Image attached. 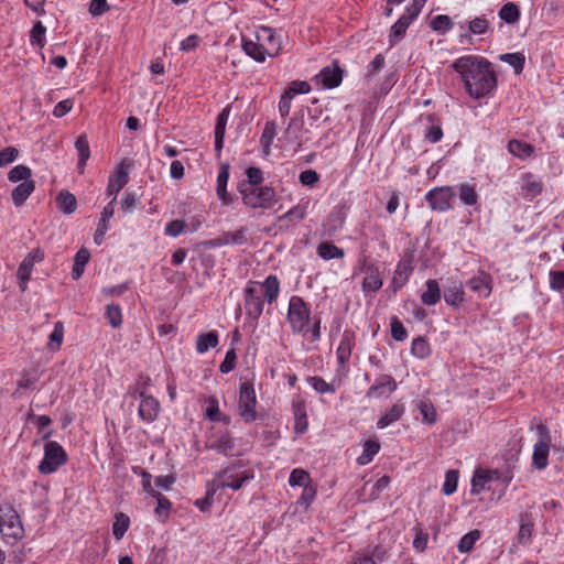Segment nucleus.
<instances>
[{
  "mask_svg": "<svg viewBox=\"0 0 564 564\" xmlns=\"http://www.w3.org/2000/svg\"><path fill=\"white\" fill-rule=\"evenodd\" d=\"M414 20L411 15L402 14L398 21L391 26L389 34V45L393 47L398 44L406 34V30Z\"/></svg>",
  "mask_w": 564,
  "mask_h": 564,
  "instance_id": "25",
  "label": "nucleus"
},
{
  "mask_svg": "<svg viewBox=\"0 0 564 564\" xmlns=\"http://www.w3.org/2000/svg\"><path fill=\"white\" fill-rule=\"evenodd\" d=\"M317 254L323 260L340 259L345 256L344 249L333 242L323 241L317 246Z\"/></svg>",
  "mask_w": 564,
  "mask_h": 564,
  "instance_id": "38",
  "label": "nucleus"
},
{
  "mask_svg": "<svg viewBox=\"0 0 564 564\" xmlns=\"http://www.w3.org/2000/svg\"><path fill=\"white\" fill-rule=\"evenodd\" d=\"M458 477L459 474L458 470L456 469H449L446 471L445 481L442 488L444 495L449 496L456 491L458 485Z\"/></svg>",
  "mask_w": 564,
  "mask_h": 564,
  "instance_id": "58",
  "label": "nucleus"
},
{
  "mask_svg": "<svg viewBox=\"0 0 564 564\" xmlns=\"http://www.w3.org/2000/svg\"><path fill=\"white\" fill-rule=\"evenodd\" d=\"M460 30H465L467 28L468 33H463L460 35L462 39L467 37L471 39V35H482L486 34L490 30V22L486 19L485 15L475 17L467 24H460Z\"/></svg>",
  "mask_w": 564,
  "mask_h": 564,
  "instance_id": "23",
  "label": "nucleus"
},
{
  "mask_svg": "<svg viewBox=\"0 0 564 564\" xmlns=\"http://www.w3.org/2000/svg\"><path fill=\"white\" fill-rule=\"evenodd\" d=\"M306 216V208L302 205H296L288 210L285 214L279 217V221H289L292 224H297L303 220Z\"/></svg>",
  "mask_w": 564,
  "mask_h": 564,
  "instance_id": "53",
  "label": "nucleus"
},
{
  "mask_svg": "<svg viewBox=\"0 0 564 564\" xmlns=\"http://www.w3.org/2000/svg\"><path fill=\"white\" fill-rule=\"evenodd\" d=\"M241 42L243 52L258 63H263L267 55L275 56L280 52L279 45L265 46L258 41H252L246 37H242Z\"/></svg>",
  "mask_w": 564,
  "mask_h": 564,
  "instance_id": "12",
  "label": "nucleus"
},
{
  "mask_svg": "<svg viewBox=\"0 0 564 564\" xmlns=\"http://www.w3.org/2000/svg\"><path fill=\"white\" fill-rule=\"evenodd\" d=\"M451 67L459 75L465 93L479 100L490 96L498 86L494 64L480 55H464L456 58Z\"/></svg>",
  "mask_w": 564,
  "mask_h": 564,
  "instance_id": "1",
  "label": "nucleus"
},
{
  "mask_svg": "<svg viewBox=\"0 0 564 564\" xmlns=\"http://www.w3.org/2000/svg\"><path fill=\"white\" fill-rule=\"evenodd\" d=\"M276 135V124L274 121H267L260 137V144L264 155L271 151V145Z\"/></svg>",
  "mask_w": 564,
  "mask_h": 564,
  "instance_id": "39",
  "label": "nucleus"
},
{
  "mask_svg": "<svg viewBox=\"0 0 564 564\" xmlns=\"http://www.w3.org/2000/svg\"><path fill=\"white\" fill-rule=\"evenodd\" d=\"M347 215L346 204L336 206L327 216V226L329 231H336L343 228Z\"/></svg>",
  "mask_w": 564,
  "mask_h": 564,
  "instance_id": "34",
  "label": "nucleus"
},
{
  "mask_svg": "<svg viewBox=\"0 0 564 564\" xmlns=\"http://www.w3.org/2000/svg\"><path fill=\"white\" fill-rule=\"evenodd\" d=\"M247 181L240 183L250 184V186H260L263 183V172L260 167L250 166L246 170Z\"/></svg>",
  "mask_w": 564,
  "mask_h": 564,
  "instance_id": "63",
  "label": "nucleus"
},
{
  "mask_svg": "<svg viewBox=\"0 0 564 564\" xmlns=\"http://www.w3.org/2000/svg\"><path fill=\"white\" fill-rule=\"evenodd\" d=\"M499 471L498 470H482L478 469L475 471L473 479H471V494L473 495H479L481 491L486 489L485 485L489 481H492L495 479H499Z\"/></svg>",
  "mask_w": 564,
  "mask_h": 564,
  "instance_id": "24",
  "label": "nucleus"
},
{
  "mask_svg": "<svg viewBox=\"0 0 564 564\" xmlns=\"http://www.w3.org/2000/svg\"><path fill=\"white\" fill-rule=\"evenodd\" d=\"M256 406L257 395L253 383L249 380H246L240 383L237 405L238 414L245 423L249 424L259 419Z\"/></svg>",
  "mask_w": 564,
  "mask_h": 564,
  "instance_id": "7",
  "label": "nucleus"
},
{
  "mask_svg": "<svg viewBox=\"0 0 564 564\" xmlns=\"http://www.w3.org/2000/svg\"><path fill=\"white\" fill-rule=\"evenodd\" d=\"M31 169L26 165L20 164L10 170V172L8 173V180L13 183L20 181L26 182L31 181Z\"/></svg>",
  "mask_w": 564,
  "mask_h": 564,
  "instance_id": "55",
  "label": "nucleus"
},
{
  "mask_svg": "<svg viewBox=\"0 0 564 564\" xmlns=\"http://www.w3.org/2000/svg\"><path fill=\"white\" fill-rule=\"evenodd\" d=\"M391 337L397 341H403L408 337V330L403 326L402 322L397 317H391L390 321Z\"/></svg>",
  "mask_w": 564,
  "mask_h": 564,
  "instance_id": "62",
  "label": "nucleus"
},
{
  "mask_svg": "<svg viewBox=\"0 0 564 564\" xmlns=\"http://www.w3.org/2000/svg\"><path fill=\"white\" fill-rule=\"evenodd\" d=\"M292 412L294 417V432L304 434L308 429V420L306 412V402L300 397L292 401Z\"/></svg>",
  "mask_w": 564,
  "mask_h": 564,
  "instance_id": "19",
  "label": "nucleus"
},
{
  "mask_svg": "<svg viewBox=\"0 0 564 564\" xmlns=\"http://www.w3.org/2000/svg\"><path fill=\"white\" fill-rule=\"evenodd\" d=\"M306 381L318 393H335L336 388L332 383H327L322 377L310 376Z\"/></svg>",
  "mask_w": 564,
  "mask_h": 564,
  "instance_id": "57",
  "label": "nucleus"
},
{
  "mask_svg": "<svg viewBox=\"0 0 564 564\" xmlns=\"http://www.w3.org/2000/svg\"><path fill=\"white\" fill-rule=\"evenodd\" d=\"M316 494L317 486L315 484L306 485L303 487L302 495L299 497L296 505L306 511L314 501Z\"/></svg>",
  "mask_w": 564,
  "mask_h": 564,
  "instance_id": "47",
  "label": "nucleus"
},
{
  "mask_svg": "<svg viewBox=\"0 0 564 564\" xmlns=\"http://www.w3.org/2000/svg\"><path fill=\"white\" fill-rule=\"evenodd\" d=\"M132 164V160L129 158H123L117 165L116 170L110 173L107 185L108 196L116 197V195L128 184L129 170L131 169Z\"/></svg>",
  "mask_w": 564,
  "mask_h": 564,
  "instance_id": "11",
  "label": "nucleus"
},
{
  "mask_svg": "<svg viewBox=\"0 0 564 564\" xmlns=\"http://www.w3.org/2000/svg\"><path fill=\"white\" fill-rule=\"evenodd\" d=\"M480 531L473 530L463 535L458 543V551L460 553H467L473 550L475 543L480 539Z\"/></svg>",
  "mask_w": 564,
  "mask_h": 564,
  "instance_id": "54",
  "label": "nucleus"
},
{
  "mask_svg": "<svg viewBox=\"0 0 564 564\" xmlns=\"http://www.w3.org/2000/svg\"><path fill=\"white\" fill-rule=\"evenodd\" d=\"M0 532L8 544H14L24 538L20 516L9 503L0 505Z\"/></svg>",
  "mask_w": 564,
  "mask_h": 564,
  "instance_id": "5",
  "label": "nucleus"
},
{
  "mask_svg": "<svg viewBox=\"0 0 564 564\" xmlns=\"http://www.w3.org/2000/svg\"><path fill=\"white\" fill-rule=\"evenodd\" d=\"M426 291L422 293L421 301L424 305L433 306L441 300V290L436 280L430 279L425 283Z\"/></svg>",
  "mask_w": 564,
  "mask_h": 564,
  "instance_id": "36",
  "label": "nucleus"
},
{
  "mask_svg": "<svg viewBox=\"0 0 564 564\" xmlns=\"http://www.w3.org/2000/svg\"><path fill=\"white\" fill-rule=\"evenodd\" d=\"M53 431H47L42 435V440L47 441L44 444V457L40 462L39 471L42 475H50L55 473L61 466L65 465L68 460L67 453L63 446L56 441H50Z\"/></svg>",
  "mask_w": 564,
  "mask_h": 564,
  "instance_id": "4",
  "label": "nucleus"
},
{
  "mask_svg": "<svg viewBox=\"0 0 564 564\" xmlns=\"http://www.w3.org/2000/svg\"><path fill=\"white\" fill-rule=\"evenodd\" d=\"M290 486H303L313 484L310 474L302 469V468H295L291 471L290 478H289Z\"/></svg>",
  "mask_w": 564,
  "mask_h": 564,
  "instance_id": "56",
  "label": "nucleus"
},
{
  "mask_svg": "<svg viewBox=\"0 0 564 564\" xmlns=\"http://www.w3.org/2000/svg\"><path fill=\"white\" fill-rule=\"evenodd\" d=\"M498 14L499 18L508 24H514L520 19L519 7L513 2L505 3Z\"/></svg>",
  "mask_w": 564,
  "mask_h": 564,
  "instance_id": "44",
  "label": "nucleus"
},
{
  "mask_svg": "<svg viewBox=\"0 0 564 564\" xmlns=\"http://www.w3.org/2000/svg\"><path fill=\"white\" fill-rule=\"evenodd\" d=\"M343 69L337 59H334L330 65L321 69L317 77L321 79L325 88L333 89L338 87L343 80Z\"/></svg>",
  "mask_w": 564,
  "mask_h": 564,
  "instance_id": "16",
  "label": "nucleus"
},
{
  "mask_svg": "<svg viewBox=\"0 0 564 564\" xmlns=\"http://www.w3.org/2000/svg\"><path fill=\"white\" fill-rule=\"evenodd\" d=\"M500 59L512 66L517 75L523 72L525 57L522 53H506L500 56Z\"/></svg>",
  "mask_w": 564,
  "mask_h": 564,
  "instance_id": "50",
  "label": "nucleus"
},
{
  "mask_svg": "<svg viewBox=\"0 0 564 564\" xmlns=\"http://www.w3.org/2000/svg\"><path fill=\"white\" fill-rule=\"evenodd\" d=\"M219 477L223 478L219 487L238 490L246 481L253 479L254 473L252 469H247L240 474H232L231 468L227 467L220 471Z\"/></svg>",
  "mask_w": 564,
  "mask_h": 564,
  "instance_id": "15",
  "label": "nucleus"
},
{
  "mask_svg": "<svg viewBox=\"0 0 564 564\" xmlns=\"http://www.w3.org/2000/svg\"><path fill=\"white\" fill-rule=\"evenodd\" d=\"M312 319L311 306L302 296L293 295L289 301L286 321L293 334L305 336L307 324Z\"/></svg>",
  "mask_w": 564,
  "mask_h": 564,
  "instance_id": "6",
  "label": "nucleus"
},
{
  "mask_svg": "<svg viewBox=\"0 0 564 564\" xmlns=\"http://www.w3.org/2000/svg\"><path fill=\"white\" fill-rule=\"evenodd\" d=\"M411 354L420 359L429 357L431 355L429 341L422 336L414 338L411 345Z\"/></svg>",
  "mask_w": 564,
  "mask_h": 564,
  "instance_id": "48",
  "label": "nucleus"
},
{
  "mask_svg": "<svg viewBox=\"0 0 564 564\" xmlns=\"http://www.w3.org/2000/svg\"><path fill=\"white\" fill-rule=\"evenodd\" d=\"M152 497L158 501V506L154 510L155 514L164 520L167 519L172 509V502L160 491L152 494Z\"/></svg>",
  "mask_w": 564,
  "mask_h": 564,
  "instance_id": "52",
  "label": "nucleus"
},
{
  "mask_svg": "<svg viewBox=\"0 0 564 564\" xmlns=\"http://www.w3.org/2000/svg\"><path fill=\"white\" fill-rule=\"evenodd\" d=\"M507 149L513 156L521 160L533 156L535 152V148L531 143H527L518 139L510 140L508 142Z\"/></svg>",
  "mask_w": 564,
  "mask_h": 564,
  "instance_id": "28",
  "label": "nucleus"
},
{
  "mask_svg": "<svg viewBox=\"0 0 564 564\" xmlns=\"http://www.w3.org/2000/svg\"><path fill=\"white\" fill-rule=\"evenodd\" d=\"M413 271L414 251L406 250L402 256L401 260L398 262L390 282V288L394 294L399 292L408 283Z\"/></svg>",
  "mask_w": 564,
  "mask_h": 564,
  "instance_id": "9",
  "label": "nucleus"
},
{
  "mask_svg": "<svg viewBox=\"0 0 564 564\" xmlns=\"http://www.w3.org/2000/svg\"><path fill=\"white\" fill-rule=\"evenodd\" d=\"M430 25L433 31L445 33L449 31L454 24L448 15L440 14L432 19Z\"/></svg>",
  "mask_w": 564,
  "mask_h": 564,
  "instance_id": "60",
  "label": "nucleus"
},
{
  "mask_svg": "<svg viewBox=\"0 0 564 564\" xmlns=\"http://www.w3.org/2000/svg\"><path fill=\"white\" fill-rule=\"evenodd\" d=\"M230 165L229 163H221L217 175L216 194L221 203L226 206L232 204L234 199L227 192V184L229 180Z\"/></svg>",
  "mask_w": 564,
  "mask_h": 564,
  "instance_id": "21",
  "label": "nucleus"
},
{
  "mask_svg": "<svg viewBox=\"0 0 564 564\" xmlns=\"http://www.w3.org/2000/svg\"><path fill=\"white\" fill-rule=\"evenodd\" d=\"M538 433L540 434L541 438L534 445L532 454V465L534 468L541 470L546 468L549 464L551 436L547 427L544 424L538 425Z\"/></svg>",
  "mask_w": 564,
  "mask_h": 564,
  "instance_id": "10",
  "label": "nucleus"
},
{
  "mask_svg": "<svg viewBox=\"0 0 564 564\" xmlns=\"http://www.w3.org/2000/svg\"><path fill=\"white\" fill-rule=\"evenodd\" d=\"M464 295L462 285H454L445 290L444 301L451 306L458 307L464 301Z\"/></svg>",
  "mask_w": 564,
  "mask_h": 564,
  "instance_id": "46",
  "label": "nucleus"
},
{
  "mask_svg": "<svg viewBox=\"0 0 564 564\" xmlns=\"http://www.w3.org/2000/svg\"><path fill=\"white\" fill-rule=\"evenodd\" d=\"M468 286L473 291L484 294V296H488L491 292L490 275L481 274L478 276H474L468 281Z\"/></svg>",
  "mask_w": 564,
  "mask_h": 564,
  "instance_id": "43",
  "label": "nucleus"
},
{
  "mask_svg": "<svg viewBox=\"0 0 564 564\" xmlns=\"http://www.w3.org/2000/svg\"><path fill=\"white\" fill-rule=\"evenodd\" d=\"M130 527V518L123 512L115 514V522L112 523V534L117 541H120Z\"/></svg>",
  "mask_w": 564,
  "mask_h": 564,
  "instance_id": "42",
  "label": "nucleus"
},
{
  "mask_svg": "<svg viewBox=\"0 0 564 564\" xmlns=\"http://www.w3.org/2000/svg\"><path fill=\"white\" fill-rule=\"evenodd\" d=\"M542 183L532 174L524 173L522 176L521 192L525 198L532 199L542 192Z\"/></svg>",
  "mask_w": 564,
  "mask_h": 564,
  "instance_id": "27",
  "label": "nucleus"
},
{
  "mask_svg": "<svg viewBox=\"0 0 564 564\" xmlns=\"http://www.w3.org/2000/svg\"><path fill=\"white\" fill-rule=\"evenodd\" d=\"M417 408L424 423L432 425L437 421V413L431 400H421Z\"/></svg>",
  "mask_w": 564,
  "mask_h": 564,
  "instance_id": "45",
  "label": "nucleus"
},
{
  "mask_svg": "<svg viewBox=\"0 0 564 564\" xmlns=\"http://www.w3.org/2000/svg\"><path fill=\"white\" fill-rule=\"evenodd\" d=\"M219 343V336L216 330L208 333H202L198 335L196 340V350L199 354H205L210 348H215Z\"/></svg>",
  "mask_w": 564,
  "mask_h": 564,
  "instance_id": "37",
  "label": "nucleus"
},
{
  "mask_svg": "<svg viewBox=\"0 0 564 564\" xmlns=\"http://www.w3.org/2000/svg\"><path fill=\"white\" fill-rule=\"evenodd\" d=\"M64 337V326L62 322H56L54 329L50 335V343L47 344L48 349L56 351L61 348Z\"/></svg>",
  "mask_w": 564,
  "mask_h": 564,
  "instance_id": "59",
  "label": "nucleus"
},
{
  "mask_svg": "<svg viewBox=\"0 0 564 564\" xmlns=\"http://www.w3.org/2000/svg\"><path fill=\"white\" fill-rule=\"evenodd\" d=\"M237 191L245 206L251 209H270L278 202L276 191L272 186L238 183Z\"/></svg>",
  "mask_w": 564,
  "mask_h": 564,
  "instance_id": "3",
  "label": "nucleus"
},
{
  "mask_svg": "<svg viewBox=\"0 0 564 564\" xmlns=\"http://www.w3.org/2000/svg\"><path fill=\"white\" fill-rule=\"evenodd\" d=\"M519 531L517 533V541L521 545L529 544L534 533L535 522L532 513L521 512L519 514Z\"/></svg>",
  "mask_w": 564,
  "mask_h": 564,
  "instance_id": "20",
  "label": "nucleus"
},
{
  "mask_svg": "<svg viewBox=\"0 0 564 564\" xmlns=\"http://www.w3.org/2000/svg\"><path fill=\"white\" fill-rule=\"evenodd\" d=\"M398 384L394 378L390 375H381L375 384H372L367 393V398H380L382 395H389L395 391Z\"/></svg>",
  "mask_w": 564,
  "mask_h": 564,
  "instance_id": "18",
  "label": "nucleus"
},
{
  "mask_svg": "<svg viewBox=\"0 0 564 564\" xmlns=\"http://www.w3.org/2000/svg\"><path fill=\"white\" fill-rule=\"evenodd\" d=\"M90 259V252L85 248L82 247L74 258V264H73V271L72 275L73 279L77 280L79 279L84 273V268L88 263Z\"/></svg>",
  "mask_w": 564,
  "mask_h": 564,
  "instance_id": "40",
  "label": "nucleus"
},
{
  "mask_svg": "<svg viewBox=\"0 0 564 564\" xmlns=\"http://www.w3.org/2000/svg\"><path fill=\"white\" fill-rule=\"evenodd\" d=\"M361 270L366 273L361 282L364 293L368 294L378 292L383 285L379 267L376 263H367L364 261Z\"/></svg>",
  "mask_w": 564,
  "mask_h": 564,
  "instance_id": "13",
  "label": "nucleus"
},
{
  "mask_svg": "<svg viewBox=\"0 0 564 564\" xmlns=\"http://www.w3.org/2000/svg\"><path fill=\"white\" fill-rule=\"evenodd\" d=\"M286 132L294 134V140L297 142L299 147H302L308 141V138L303 137V133L308 132V130L304 128L303 115L301 117L291 118Z\"/></svg>",
  "mask_w": 564,
  "mask_h": 564,
  "instance_id": "35",
  "label": "nucleus"
},
{
  "mask_svg": "<svg viewBox=\"0 0 564 564\" xmlns=\"http://www.w3.org/2000/svg\"><path fill=\"white\" fill-rule=\"evenodd\" d=\"M457 188L459 199L463 204L474 206L478 203V194L475 185L463 183L459 184Z\"/></svg>",
  "mask_w": 564,
  "mask_h": 564,
  "instance_id": "41",
  "label": "nucleus"
},
{
  "mask_svg": "<svg viewBox=\"0 0 564 564\" xmlns=\"http://www.w3.org/2000/svg\"><path fill=\"white\" fill-rule=\"evenodd\" d=\"M209 448L217 451L218 453L229 455L235 447L232 437L228 432H221L214 435L207 445Z\"/></svg>",
  "mask_w": 564,
  "mask_h": 564,
  "instance_id": "26",
  "label": "nucleus"
},
{
  "mask_svg": "<svg viewBox=\"0 0 564 564\" xmlns=\"http://www.w3.org/2000/svg\"><path fill=\"white\" fill-rule=\"evenodd\" d=\"M356 344V334L351 329H345L339 345L336 349V357L339 367L345 368L351 357L352 348Z\"/></svg>",
  "mask_w": 564,
  "mask_h": 564,
  "instance_id": "17",
  "label": "nucleus"
},
{
  "mask_svg": "<svg viewBox=\"0 0 564 564\" xmlns=\"http://www.w3.org/2000/svg\"><path fill=\"white\" fill-rule=\"evenodd\" d=\"M281 291V283L275 274L268 275L263 282L248 281L243 289V305L247 318L257 327L264 303L272 305L276 302Z\"/></svg>",
  "mask_w": 564,
  "mask_h": 564,
  "instance_id": "2",
  "label": "nucleus"
},
{
  "mask_svg": "<svg viewBox=\"0 0 564 564\" xmlns=\"http://www.w3.org/2000/svg\"><path fill=\"white\" fill-rule=\"evenodd\" d=\"M426 120L432 126L425 130L424 139L431 143L440 142L444 135L440 118L435 113H429L426 115Z\"/></svg>",
  "mask_w": 564,
  "mask_h": 564,
  "instance_id": "30",
  "label": "nucleus"
},
{
  "mask_svg": "<svg viewBox=\"0 0 564 564\" xmlns=\"http://www.w3.org/2000/svg\"><path fill=\"white\" fill-rule=\"evenodd\" d=\"M247 228L240 227L235 231L223 232V235L204 242L207 248H218L227 245L241 246L247 242Z\"/></svg>",
  "mask_w": 564,
  "mask_h": 564,
  "instance_id": "14",
  "label": "nucleus"
},
{
  "mask_svg": "<svg viewBox=\"0 0 564 564\" xmlns=\"http://www.w3.org/2000/svg\"><path fill=\"white\" fill-rule=\"evenodd\" d=\"M56 206L62 213L70 215L77 208V199L69 191L62 189L56 196Z\"/></svg>",
  "mask_w": 564,
  "mask_h": 564,
  "instance_id": "31",
  "label": "nucleus"
},
{
  "mask_svg": "<svg viewBox=\"0 0 564 564\" xmlns=\"http://www.w3.org/2000/svg\"><path fill=\"white\" fill-rule=\"evenodd\" d=\"M405 412V406L401 402L394 403L387 412L377 421L378 429H384L390 424L399 421Z\"/></svg>",
  "mask_w": 564,
  "mask_h": 564,
  "instance_id": "29",
  "label": "nucleus"
},
{
  "mask_svg": "<svg viewBox=\"0 0 564 564\" xmlns=\"http://www.w3.org/2000/svg\"><path fill=\"white\" fill-rule=\"evenodd\" d=\"M35 182L26 181L15 186L11 193L12 200L17 207L22 206L28 197L34 192Z\"/></svg>",
  "mask_w": 564,
  "mask_h": 564,
  "instance_id": "32",
  "label": "nucleus"
},
{
  "mask_svg": "<svg viewBox=\"0 0 564 564\" xmlns=\"http://www.w3.org/2000/svg\"><path fill=\"white\" fill-rule=\"evenodd\" d=\"M140 398L139 416L149 423L155 421L160 412V402L152 395Z\"/></svg>",
  "mask_w": 564,
  "mask_h": 564,
  "instance_id": "22",
  "label": "nucleus"
},
{
  "mask_svg": "<svg viewBox=\"0 0 564 564\" xmlns=\"http://www.w3.org/2000/svg\"><path fill=\"white\" fill-rule=\"evenodd\" d=\"M75 148L78 152L77 169L80 174L84 173L86 163L90 156L89 143L86 134H80L75 141Z\"/></svg>",
  "mask_w": 564,
  "mask_h": 564,
  "instance_id": "33",
  "label": "nucleus"
},
{
  "mask_svg": "<svg viewBox=\"0 0 564 564\" xmlns=\"http://www.w3.org/2000/svg\"><path fill=\"white\" fill-rule=\"evenodd\" d=\"M412 530L414 531L413 547L422 553L426 550L429 534L423 530L420 522H416Z\"/></svg>",
  "mask_w": 564,
  "mask_h": 564,
  "instance_id": "51",
  "label": "nucleus"
},
{
  "mask_svg": "<svg viewBox=\"0 0 564 564\" xmlns=\"http://www.w3.org/2000/svg\"><path fill=\"white\" fill-rule=\"evenodd\" d=\"M106 317L113 328H118L122 324V313L118 304H109L106 306Z\"/></svg>",
  "mask_w": 564,
  "mask_h": 564,
  "instance_id": "61",
  "label": "nucleus"
},
{
  "mask_svg": "<svg viewBox=\"0 0 564 564\" xmlns=\"http://www.w3.org/2000/svg\"><path fill=\"white\" fill-rule=\"evenodd\" d=\"M455 196L454 187L440 186L429 191L425 195V200L432 210L444 213L453 208Z\"/></svg>",
  "mask_w": 564,
  "mask_h": 564,
  "instance_id": "8",
  "label": "nucleus"
},
{
  "mask_svg": "<svg viewBox=\"0 0 564 564\" xmlns=\"http://www.w3.org/2000/svg\"><path fill=\"white\" fill-rule=\"evenodd\" d=\"M32 268L24 263L23 261L20 263L18 268V279H19V288L21 292H25L28 289V282L31 279Z\"/></svg>",
  "mask_w": 564,
  "mask_h": 564,
  "instance_id": "64",
  "label": "nucleus"
},
{
  "mask_svg": "<svg viewBox=\"0 0 564 564\" xmlns=\"http://www.w3.org/2000/svg\"><path fill=\"white\" fill-rule=\"evenodd\" d=\"M380 444L376 440H367L364 445V453L358 457V463L360 465H366L370 463L373 456L379 452Z\"/></svg>",
  "mask_w": 564,
  "mask_h": 564,
  "instance_id": "49",
  "label": "nucleus"
}]
</instances>
